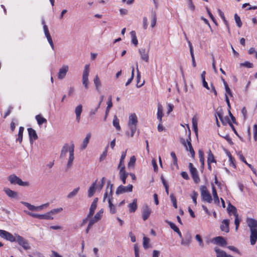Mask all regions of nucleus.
I'll return each mask as SVG.
<instances>
[{"mask_svg": "<svg viewBox=\"0 0 257 257\" xmlns=\"http://www.w3.org/2000/svg\"><path fill=\"white\" fill-rule=\"evenodd\" d=\"M139 51L141 55V59L145 62H148L149 58L148 51H146L145 49H140Z\"/></svg>", "mask_w": 257, "mask_h": 257, "instance_id": "19", "label": "nucleus"}, {"mask_svg": "<svg viewBox=\"0 0 257 257\" xmlns=\"http://www.w3.org/2000/svg\"><path fill=\"white\" fill-rule=\"evenodd\" d=\"M163 115V106L161 104H159L158 105L157 118L160 122H162Z\"/></svg>", "mask_w": 257, "mask_h": 257, "instance_id": "29", "label": "nucleus"}, {"mask_svg": "<svg viewBox=\"0 0 257 257\" xmlns=\"http://www.w3.org/2000/svg\"><path fill=\"white\" fill-rule=\"evenodd\" d=\"M69 67L67 65H63L62 67L59 69L58 73V78L59 79H63L65 77L67 72H68Z\"/></svg>", "mask_w": 257, "mask_h": 257, "instance_id": "13", "label": "nucleus"}, {"mask_svg": "<svg viewBox=\"0 0 257 257\" xmlns=\"http://www.w3.org/2000/svg\"><path fill=\"white\" fill-rule=\"evenodd\" d=\"M71 148V146H69L68 144H65L62 147L61 154H60V158H63L65 157L66 154L68 152L70 153V149Z\"/></svg>", "mask_w": 257, "mask_h": 257, "instance_id": "21", "label": "nucleus"}, {"mask_svg": "<svg viewBox=\"0 0 257 257\" xmlns=\"http://www.w3.org/2000/svg\"><path fill=\"white\" fill-rule=\"evenodd\" d=\"M133 186L131 184L128 185L127 186L120 185L116 189V194L119 195L125 192H131L133 191Z\"/></svg>", "mask_w": 257, "mask_h": 257, "instance_id": "11", "label": "nucleus"}, {"mask_svg": "<svg viewBox=\"0 0 257 257\" xmlns=\"http://www.w3.org/2000/svg\"><path fill=\"white\" fill-rule=\"evenodd\" d=\"M157 23V16L155 13H154L152 15V20L151 23V26L152 28H154L155 27Z\"/></svg>", "mask_w": 257, "mask_h": 257, "instance_id": "46", "label": "nucleus"}, {"mask_svg": "<svg viewBox=\"0 0 257 257\" xmlns=\"http://www.w3.org/2000/svg\"><path fill=\"white\" fill-rule=\"evenodd\" d=\"M138 117L136 113H131L128 117V121L127 122V125L129 129L131 131V133L128 132L126 133V135L133 137L136 133L137 130V126L138 124Z\"/></svg>", "mask_w": 257, "mask_h": 257, "instance_id": "3", "label": "nucleus"}, {"mask_svg": "<svg viewBox=\"0 0 257 257\" xmlns=\"http://www.w3.org/2000/svg\"><path fill=\"white\" fill-rule=\"evenodd\" d=\"M228 156L229 157V165L235 168L236 166L234 163V159L232 158L230 154H229Z\"/></svg>", "mask_w": 257, "mask_h": 257, "instance_id": "60", "label": "nucleus"}, {"mask_svg": "<svg viewBox=\"0 0 257 257\" xmlns=\"http://www.w3.org/2000/svg\"><path fill=\"white\" fill-rule=\"evenodd\" d=\"M234 20L235 21L237 26L239 28H240L242 26V23L240 20V17L236 14L234 15Z\"/></svg>", "mask_w": 257, "mask_h": 257, "instance_id": "49", "label": "nucleus"}, {"mask_svg": "<svg viewBox=\"0 0 257 257\" xmlns=\"http://www.w3.org/2000/svg\"><path fill=\"white\" fill-rule=\"evenodd\" d=\"M82 111V105L79 104L75 108V113L76 114V119L77 122H79L81 118V114Z\"/></svg>", "mask_w": 257, "mask_h": 257, "instance_id": "20", "label": "nucleus"}, {"mask_svg": "<svg viewBox=\"0 0 257 257\" xmlns=\"http://www.w3.org/2000/svg\"><path fill=\"white\" fill-rule=\"evenodd\" d=\"M126 151H125V152H122V153L121 154L119 163V165L118 166V168L119 169L122 167L123 165H124L123 162H124V159L126 156Z\"/></svg>", "mask_w": 257, "mask_h": 257, "instance_id": "41", "label": "nucleus"}, {"mask_svg": "<svg viewBox=\"0 0 257 257\" xmlns=\"http://www.w3.org/2000/svg\"><path fill=\"white\" fill-rule=\"evenodd\" d=\"M170 199H171V201H172V202L173 203V206L175 208H177V200H176V197L174 195V194H171L170 195Z\"/></svg>", "mask_w": 257, "mask_h": 257, "instance_id": "53", "label": "nucleus"}, {"mask_svg": "<svg viewBox=\"0 0 257 257\" xmlns=\"http://www.w3.org/2000/svg\"><path fill=\"white\" fill-rule=\"evenodd\" d=\"M97 207V205L91 203L89 208V213L87 215V218H90L94 214L95 210Z\"/></svg>", "mask_w": 257, "mask_h": 257, "instance_id": "36", "label": "nucleus"}, {"mask_svg": "<svg viewBox=\"0 0 257 257\" xmlns=\"http://www.w3.org/2000/svg\"><path fill=\"white\" fill-rule=\"evenodd\" d=\"M112 187L113 185L111 184L110 181H108L107 182V185L105 193L104 194L103 201H105V199L108 196V202L109 204V207L110 212L112 214H114L116 212V208L114 205L112 203Z\"/></svg>", "mask_w": 257, "mask_h": 257, "instance_id": "2", "label": "nucleus"}, {"mask_svg": "<svg viewBox=\"0 0 257 257\" xmlns=\"http://www.w3.org/2000/svg\"><path fill=\"white\" fill-rule=\"evenodd\" d=\"M42 24L43 25V29H44V33H45V36H48V35H50V33H49V30H48V27L47 25H46L45 24V21L44 20H43L42 21Z\"/></svg>", "mask_w": 257, "mask_h": 257, "instance_id": "57", "label": "nucleus"}, {"mask_svg": "<svg viewBox=\"0 0 257 257\" xmlns=\"http://www.w3.org/2000/svg\"><path fill=\"white\" fill-rule=\"evenodd\" d=\"M62 210H63V208L60 207V208L53 209L51 210V211H50V212L51 215L53 216V215L58 214V213H60V212H61Z\"/></svg>", "mask_w": 257, "mask_h": 257, "instance_id": "52", "label": "nucleus"}, {"mask_svg": "<svg viewBox=\"0 0 257 257\" xmlns=\"http://www.w3.org/2000/svg\"><path fill=\"white\" fill-rule=\"evenodd\" d=\"M27 214H28L29 216H32L34 218H38L39 219H41L42 218V214H39L35 213H32L31 212H27L26 211Z\"/></svg>", "mask_w": 257, "mask_h": 257, "instance_id": "51", "label": "nucleus"}, {"mask_svg": "<svg viewBox=\"0 0 257 257\" xmlns=\"http://www.w3.org/2000/svg\"><path fill=\"white\" fill-rule=\"evenodd\" d=\"M190 136V133H189L188 139H187L186 140L187 143L183 139H181L180 142L185 147L186 151H189L192 157L194 158L195 156V152L191 143V138Z\"/></svg>", "mask_w": 257, "mask_h": 257, "instance_id": "6", "label": "nucleus"}, {"mask_svg": "<svg viewBox=\"0 0 257 257\" xmlns=\"http://www.w3.org/2000/svg\"><path fill=\"white\" fill-rule=\"evenodd\" d=\"M136 158L134 156L131 157L130 161L128 163V167H131L132 166H134L135 162H136Z\"/></svg>", "mask_w": 257, "mask_h": 257, "instance_id": "62", "label": "nucleus"}, {"mask_svg": "<svg viewBox=\"0 0 257 257\" xmlns=\"http://www.w3.org/2000/svg\"><path fill=\"white\" fill-rule=\"evenodd\" d=\"M192 127L193 129V131H194L196 136H197L198 135V127H197V124H198V117L196 115H194L192 119Z\"/></svg>", "mask_w": 257, "mask_h": 257, "instance_id": "28", "label": "nucleus"}, {"mask_svg": "<svg viewBox=\"0 0 257 257\" xmlns=\"http://www.w3.org/2000/svg\"><path fill=\"white\" fill-rule=\"evenodd\" d=\"M112 124H113V126L114 127H115V128L117 131H120L121 127H120V126L119 125V120L118 119V118H117V117L116 116V115H115L113 116Z\"/></svg>", "mask_w": 257, "mask_h": 257, "instance_id": "30", "label": "nucleus"}, {"mask_svg": "<svg viewBox=\"0 0 257 257\" xmlns=\"http://www.w3.org/2000/svg\"><path fill=\"white\" fill-rule=\"evenodd\" d=\"M28 132L30 138V142L31 144H33V140H36L38 139L37 133L34 129L32 128H28Z\"/></svg>", "mask_w": 257, "mask_h": 257, "instance_id": "17", "label": "nucleus"}, {"mask_svg": "<svg viewBox=\"0 0 257 257\" xmlns=\"http://www.w3.org/2000/svg\"><path fill=\"white\" fill-rule=\"evenodd\" d=\"M5 193L10 197L16 198L18 196V193L13 190H11L10 188H6L4 189Z\"/></svg>", "mask_w": 257, "mask_h": 257, "instance_id": "24", "label": "nucleus"}, {"mask_svg": "<svg viewBox=\"0 0 257 257\" xmlns=\"http://www.w3.org/2000/svg\"><path fill=\"white\" fill-rule=\"evenodd\" d=\"M216 161L214 158L213 154L211 153V151L209 150L208 153L207 163L211 164V163H214Z\"/></svg>", "mask_w": 257, "mask_h": 257, "instance_id": "39", "label": "nucleus"}, {"mask_svg": "<svg viewBox=\"0 0 257 257\" xmlns=\"http://www.w3.org/2000/svg\"><path fill=\"white\" fill-rule=\"evenodd\" d=\"M214 250L216 253V257H233L231 255L226 254L224 251L221 250L217 247H215L214 248Z\"/></svg>", "mask_w": 257, "mask_h": 257, "instance_id": "25", "label": "nucleus"}, {"mask_svg": "<svg viewBox=\"0 0 257 257\" xmlns=\"http://www.w3.org/2000/svg\"><path fill=\"white\" fill-rule=\"evenodd\" d=\"M97 180H96L95 182L93 183L92 185L89 187L88 191V196L89 197H91L93 196L95 190L96 189V182Z\"/></svg>", "mask_w": 257, "mask_h": 257, "instance_id": "26", "label": "nucleus"}, {"mask_svg": "<svg viewBox=\"0 0 257 257\" xmlns=\"http://www.w3.org/2000/svg\"><path fill=\"white\" fill-rule=\"evenodd\" d=\"M211 188H212V195L213 197L214 202V203L216 204L217 205H219V199L215 187L213 184H211Z\"/></svg>", "mask_w": 257, "mask_h": 257, "instance_id": "23", "label": "nucleus"}, {"mask_svg": "<svg viewBox=\"0 0 257 257\" xmlns=\"http://www.w3.org/2000/svg\"><path fill=\"white\" fill-rule=\"evenodd\" d=\"M234 217H235L234 223L235 225V230L237 231L238 230L240 220L238 218V215L234 216Z\"/></svg>", "mask_w": 257, "mask_h": 257, "instance_id": "61", "label": "nucleus"}, {"mask_svg": "<svg viewBox=\"0 0 257 257\" xmlns=\"http://www.w3.org/2000/svg\"><path fill=\"white\" fill-rule=\"evenodd\" d=\"M89 74V65H85L82 74V84L86 89L88 88V76Z\"/></svg>", "mask_w": 257, "mask_h": 257, "instance_id": "7", "label": "nucleus"}, {"mask_svg": "<svg viewBox=\"0 0 257 257\" xmlns=\"http://www.w3.org/2000/svg\"><path fill=\"white\" fill-rule=\"evenodd\" d=\"M148 26V19L146 17L143 18V27L144 29L146 30Z\"/></svg>", "mask_w": 257, "mask_h": 257, "instance_id": "59", "label": "nucleus"}, {"mask_svg": "<svg viewBox=\"0 0 257 257\" xmlns=\"http://www.w3.org/2000/svg\"><path fill=\"white\" fill-rule=\"evenodd\" d=\"M107 106L106 108L105 116L104 118V121L106 120L107 115L109 113V110H110V108H111V107L112 106L111 96L109 97V98L108 99L107 102Z\"/></svg>", "mask_w": 257, "mask_h": 257, "instance_id": "27", "label": "nucleus"}, {"mask_svg": "<svg viewBox=\"0 0 257 257\" xmlns=\"http://www.w3.org/2000/svg\"><path fill=\"white\" fill-rule=\"evenodd\" d=\"M94 83L95 85L96 89L98 90L99 87L101 86V82L98 75H96L94 78Z\"/></svg>", "mask_w": 257, "mask_h": 257, "instance_id": "45", "label": "nucleus"}, {"mask_svg": "<svg viewBox=\"0 0 257 257\" xmlns=\"http://www.w3.org/2000/svg\"><path fill=\"white\" fill-rule=\"evenodd\" d=\"M42 24L43 25V29H44V33H45V36H48V35H50V33H49V30H48V27L47 25H46L45 24V21L44 20H43L42 21Z\"/></svg>", "mask_w": 257, "mask_h": 257, "instance_id": "58", "label": "nucleus"}, {"mask_svg": "<svg viewBox=\"0 0 257 257\" xmlns=\"http://www.w3.org/2000/svg\"><path fill=\"white\" fill-rule=\"evenodd\" d=\"M105 178L104 177L102 178L100 182H99L98 184L96 183V188H98V190H101L105 183Z\"/></svg>", "mask_w": 257, "mask_h": 257, "instance_id": "44", "label": "nucleus"}, {"mask_svg": "<svg viewBox=\"0 0 257 257\" xmlns=\"http://www.w3.org/2000/svg\"><path fill=\"white\" fill-rule=\"evenodd\" d=\"M21 203L26 206L31 211H36V206L31 204L29 203L22 201Z\"/></svg>", "mask_w": 257, "mask_h": 257, "instance_id": "40", "label": "nucleus"}, {"mask_svg": "<svg viewBox=\"0 0 257 257\" xmlns=\"http://www.w3.org/2000/svg\"><path fill=\"white\" fill-rule=\"evenodd\" d=\"M53 219L54 217L51 215L50 211L44 214H42L41 219L53 220Z\"/></svg>", "mask_w": 257, "mask_h": 257, "instance_id": "43", "label": "nucleus"}, {"mask_svg": "<svg viewBox=\"0 0 257 257\" xmlns=\"http://www.w3.org/2000/svg\"><path fill=\"white\" fill-rule=\"evenodd\" d=\"M240 66H244L247 68H252L253 67V64L249 62L245 61L244 63H242L240 64Z\"/></svg>", "mask_w": 257, "mask_h": 257, "instance_id": "64", "label": "nucleus"}, {"mask_svg": "<svg viewBox=\"0 0 257 257\" xmlns=\"http://www.w3.org/2000/svg\"><path fill=\"white\" fill-rule=\"evenodd\" d=\"M198 154H199V161L202 165V166L203 167L204 165V153L203 151L199 150L198 151Z\"/></svg>", "mask_w": 257, "mask_h": 257, "instance_id": "42", "label": "nucleus"}, {"mask_svg": "<svg viewBox=\"0 0 257 257\" xmlns=\"http://www.w3.org/2000/svg\"><path fill=\"white\" fill-rule=\"evenodd\" d=\"M103 213V209H101L98 212H97L96 213V214L94 215V217H95V218H96L98 220H99L101 219V218L102 217Z\"/></svg>", "mask_w": 257, "mask_h": 257, "instance_id": "56", "label": "nucleus"}, {"mask_svg": "<svg viewBox=\"0 0 257 257\" xmlns=\"http://www.w3.org/2000/svg\"><path fill=\"white\" fill-rule=\"evenodd\" d=\"M16 241H17L19 245L22 246L24 249L28 250L31 248V246L27 240L18 234H16Z\"/></svg>", "mask_w": 257, "mask_h": 257, "instance_id": "9", "label": "nucleus"}, {"mask_svg": "<svg viewBox=\"0 0 257 257\" xmlns=\"http://www.w3.org/2000/svg\"><path fill=\"white\" fill-rule=\"evenodd\" d=\"M152 212L151 209L147 205H145L143 207L142 217L144 220H146L150 216Z\"/></svg>", "mask_w": 257, "mask_h": 257, "instance_id": "12", "label": "nucleus"}, {"mask_svg": "<svg viewBox=\"0 0 257 257\" xmlns=\"http://www.w3.org/2000/svg\"><path fill=\"white\" fill-rule=\"evenodd\" d=\"M79 190H80V188L79 187L75 188L67 195V197L68 199L73 198L74 196H75L77 194Z\"/></svg>", "mask_w": 257, "mask_h": 257, "instance_id": "34", "label": "nucleus"}, {"mask_svg": "<svg viewBox=\"0 0 257 257\" xmlns=\"http://www.w3.org/2000/svg\"><path fill=\"white\" fill-rule=\"evenodd\" d=\"M171 156L172 158H173L174 165L178 166L177 158L175 153L173 152H171Z\"/></svg>", "mask_w": 257, "mask_h": 257, "instance_id": "63", "label": "nucleus"}, {"mask_svg": "<svg viewBox=\"0 0 257 257\" xmlns=\"http://www.w3.org/2000/svg\"><path fill=\"white\" fill-rule=\"evenodd\" d=\"M229 220L224 219L220 225V229L222 231L225 232H228L229 230Z\"/></svg>", "mask_w": 257, "mask_h": 257, "instance_id": "18", "label": "nucleus"}, {"mask_svg": "<svg viewBox=\"0 0 257 257\" xmlns=\"http://www.w3.org/2000/svg\"><path fill=\"white\" fill-rule=\"evenodd\" d=\"M137 199H134L132 203L129 204L128 207L131 212H134L137 208Z\"/></svg>", "mask_w": 257, "mask_h": 257, "instance_id": "31", "label": "nucleus"}, {"mask_svg": "<svg viewBox=\"0 0 257 257\" xmlns=\"http://www.w3.org/2000/svg\"><path fill=\"white\" fill-rule=\"evenodd\" d=\"M168 223L169 224L170 227L175 232H178L179 229L178 228V227L173 223L168 221Z\"/></svg>", "mask_w": 257, "mask_h": 257, "instance_id": "54", "label": "nucleus"}, {"mask_svg": "<svg viewBox=\"0 0 257 257\" xmlns=\"http://www.w3.org/2000/svg\"><path fill=\"white\" fill-rule=\"evenodd\" d=\"M36 119L37 122L39 125H41L43 123L47 122V119L39 114L37 115L36 116Z\"/></svg>", "mask_w": 257, "mask_h": 257, "instance_id": "38", "label": "nucleus"}, {"mask_svg": "<svg viewBox=\"0 0 257 257\" xmlns=\"http://www.w3.org/2000/svg\"><path fill=\"white\" fill-rule=\"evenodd\" d=\"M191 237L190 234H188L185 238H182L181 244L184 245H188L191 242Z\"/></svg>", "mask_w": 257, "mask_h": 257, "instance_id": "33", "label": "nucleus"}, {"mask_svg": "<svg viewBox=\"0 0 257 257\" xmlns=\"http://www.w3.org/2000/svg\"><path fill=\"white\" fill-rule=\"evenodd\" d=\"M16 233H15L14 235H13L8 231L0 229V236L12 242H16Z\"/></svg>", "mask_w": 257, "mask_h": 257, "instance_id": "8", "label": "nucleus"}, {"mask_svg": "<svg viewBox=\"0 0 257 257\" xmlns=\"http://www.w3.org/2000/svg\"><path fill=\"white\" fill-rule=\"evenodd\" d=\"M90 138H91V134L88 133L86 135V137L83 141L82 144L80 145V149L81 150H83L86 148L87 145H88V144L89 142V140L90 139Z\"/></svg>", "mask_w": 257, "mask_h": 257, "instance_id": "22", "label": "nucleus"}, {"mask_svg": "<svg viewBox=\"0 0 257 257\" xmlns=\"http://www.w3.org/2000/svg\"><path fill=\"white\" fill-rule=\"evenodd\" d=\"M128 175V174L125 171L124 165H123L119 170V177L120 179L124 184L126 183V179Z\"/></svg>", "mask_w": 257, "mask_h": 257, "instance_id": "15", "label": "nucleus"}, {"mask_svg": "<svg viewBox=\"0 0 257 257\" xmlns=\"http://www.w3.org/2000/svg\"><path fill=\"white\" fill-rule=\"evenodd\" d=\"M74 144H72L71 145V148L70 149V153H69V157L67 163V166L68 167H70L73 162L74 159Z\"/></svg>", "mask_w": 257, "mask_h": 257, "instance_id": "14", "label": "nucleus"}, {"mask_svg": "<svg viewBox=\"0 0 257 257\" xmlns=\"http://www.w3.org/2000/svg\"><path fill=\"white\" fill-rule=\"evenodd\" d=\"M131 38H132V42L136 46H137L138 44V41L136 36V34L135 31H132L130 33Z\"/></svg>", "mask_w": 257, "mask_h": 257, "instance_id": "35", "label": "nucleus"}, {"mask_svg": "<svg viewBox=\"0 0 257 257\" xmlns=\"http://www.w3.org/2000/svg\"><path fill=\"white\" fill-rule=\"evenodd\" d=\"M8 180L12 184H18L21 186L27 187L29 186L28 182H24L20 178L15 174L11 175L9 176Z\"/></svg>", "mask_w": 257, "mask_h": 257, "instance_id": "5", "label": "nucleus"}, {"mask_svg": "<svg viewBox=\"0 0 257 257\" xmlns=\"http://www.w3.org/2000/svg\"><path fill=\"white\" fill-rule=\"evenodd\" d=\"M218 14H219V16L221 17V18L223 20L224 24L226 25L228 32H229V24H228V23L227 22V21L225 19V18L223 13L220 9L218 10Z\"/></svg>", "mask_w": 257, "mask_h": 257, "instance_id": "32", "label": "nucleus"}, {"mask_svg": "<svg viewBox=\"0 0 257 257\" xmlns=\"http://www.w3.org/2000/svg\"><path fill=\"white\" fill-rule=\"evenodd\" d=\"M214 242L215 244H218L221 246H225L227 243L226 240L222 236H218L214 238Z\"/></svg>", "mask_w": 257, "mask_h": 257, "instance_id": "16", "label": "nucleus"}, {"mask_svg": "<svg viewBox=\"0 0 257 257\" xmlns=\"http://www.w3.org/2000/svg\"><path fill=\"white\" fill-rule=\"evenodd\" d=\"M246 223L250 229V241L251 245H254L257 240V220L251 218H247Z\"/></svg>", "mask_w": 257, "mask_h": 257, "instance_id": "1", "label": "nucleus"}, {"mask_svg": "<svg viewBox=\"0 0 257 257\" xmlns=\"http://www.w3.org/2000/svg\"><path fill=\"white\" fill-rule=\"evenodd\" d=\"M189 167L190 169V173L194 182L195 183H198L200 182V180L198 176L197 169L193 167V165L191 163L189 164Z\"/></svg>", "mask_w": 257, "mask_h": 257, "instance_id": "10", "label": "nucleus"}, {"mask_svg": "<svg viewBox=\"0 0 257 257\" xmlns=\"http://www.w3.org/2000/svg\"><path fill=\"white\" fill-rule=\"evenodd\" d=\"M149 242L150 239L148 237L146 236L143 237V246L145 249L149 247Z\"/></svg>", "mask_w": 257, "mask_h": 257, "instance_id": "47", "label": "nucleus"}, {"mask_svg": "<svg viewBox=\"0 0 257 257\" xmlns=\"http://www.w3.org/2000/svg\"><path fill=\"white\" fill-rule=\"evenodd\" d=\"M200 194L203 201L210 203L213 199L207 187L205 186H201L200 187Z\"/></svg>", "mask_w": 257, "mask_h": 257, "instance_id": "4", "label": "nucleus"}, {"mask_svg": "<svg viewBox=\"0 0 257 257\" xmlns=\"http://www.w3.org/2000/svg\"><path fill=\"white\" fill-rule=\"evenodd\" d=\"M198 193L195 191H194L192 192V194L191 195V197L193 200V201L195 205L197 204V198L198 197Z\"/></svg>", "mask_w": 257, "mask_h": 257, "instance_id": "50", "label": "nucleus"}, {"mask_svg": "<svg viewBox=\"0 0 257 257\" xmlns=\"http://www.w3.org/2000/svg\"><path fill=\"white\" fill-rule=\"evenodd\" d=\"M49 206V203H46L40 206H36V211H40L44 208H46Z\"/></svg>", "mask_w": 257, "mask_h": 257, "instance_id": "55", "label": "nucleus"}, {"mask_svg": "<svg viewBox=\"0 0 257 257\" xmlns=\"http://www.w3.org/2000/svg\"><path fill=\"white\" fill-rule=\"evenodd\" d=\"M227 210L229 213H232L234 216L238 215L236 208L234 206L231 205L230 203L229 204Z\"/></svg>", "mask_w": 257, "mask_h": 257, "instance_id": "37", "label": "nucleus"}, {"mask_svg": "<svg viewBox=\"0 0 257 257\" xmlns=\"http://www.w3.org/2000/svg\"><path fill=\"white\" fill-rule=\"evenodd\" d=\"M137 72L138 73H137V87L139 88V87H142L144 85L145 82L143 81V82L142 84H139L140 79H141V74L138 69H137Z\"/></svg>", "mask_w": 257, "mask_h": 257, "instance_id": "48", "label": "nucleus"}]
</instances>
